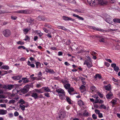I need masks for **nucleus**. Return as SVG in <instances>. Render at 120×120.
Returning a JSON list of instances; mask_svg holds the SVG:
<instances>
[{"mask_svg":"<svg viewBox=\"0 0 120 120\" xmlns=\"http://www.w3.org/2000/svg\"><path fill=\"white\" fill-rule=\"evenodd\" d=\"M90 89L92 91H93L95 90V87L94 86H92L90 87Z\"/></svg>","mask_w":120,"mask_h":120,"instance_id":"52","label":"nucleus"},{"mask_svg":"<svg viewBox=\"0 0 120 120\" xmlns=\"http://www.w3.org/2000/svg\"><path fill=\"white\" fill-rule=\"evenodd\" d=\"M56 91L58 93L62 94L65 93L64 90L61 88L56 89Z\"/></svg>","mask_w":120,"mask_h":120,"instance_id":"15","label":"nucleus"},{"mask_svg":"<svg viewBox=\"0 0 120 120\" xmlns=\"http://www.w3.org/2000/svg\"><path fill=\"white\" fill-rule=\"evenodd\" d=\"M92 97L96 99H97L99 98L98 95L97 94H95L94 95H93L92 96Z\"/></svg>","mask_w":120,"mask_h":120,"instance_id":"46","label":"nucleus"},{"mask_svg":"<svg viewBox=\"0 0 120 120\" xmlns=\"http://www.w3.org/2000/svg\"><path fill=\"white\" fill-rule=\"evenodd\" d=\"M105 64L107 67H109V66L110 65L109 63L106 62H105Z\"/></svg>","mask_w":120,"mask_h":120,"instance_id":"61","label":"nucleus"},{"mask_svg":"<svg viewBox=\"0 0 120 120\" xmlns=\"http://www.w3.org/2000/svg\"><path fill=\"white\" fill-rule=\"evenodd\" d=\"M11 31L8 29H6L3 32V34L5 37H8L10 36L11 34Z\"/></svg>","mask_w":120,"mask_h":120,"instance_id":"2","label":"nucleus"},{"mask_svg":"<svg viewBox=\"0 0 120 120\" xmlns=\"http://www.w3.org/2000/svg\"><path fill=\"white\" fill-rule=\"evenodd\" d=\"M17 18V17L16 16H11V19H12L14 20H16Z\"/></svg>","mask_w":120,"mask_h":120,"instance_id":"48","label":"nucleus"},{"mask_svg":"<svg viewBox=\"0 0 120 120\" xmlns=\"http://www.w3.org/2000/svg\"><path fill=\"white\" fill-rule=\"evenodd\" d=\"M99 41L101 42H104L105 41V40L104 38H102L101 39L99 40Z\"/></svg>","mask_w":120,"mask_h":120,"instance_id":"64","label":"nucleus"},{"mask_svg":"<svg viewBox=\"0 0 120 120\" xmlns=\"http://www.w3.org/2000/svg\"><path fill=\"white\" fill-rule=\"evenodd\" d=\"M34 19L30 17L28 18L27 19L26 22L29 23H34Z\"/></svg>","mask_w":120,"mask_h":120,"instance_id":"10","label":"nucleus"},{"mask_svg":"<svg viewBox=\"0 0 120 120\" xmlns=\"http://www.w3.org/2000/svg\"><path fill=\"white\" fill-rule=\"evenodd\" d=\"M1 69H4L5 70H8L9 69V67L8 65H3L1 67Z\"/></svg>","mask_w":120,"mask_h":120,"instance_id":"25","label":"nucleus"},{"mask_svg":"<svg viewBox=\"0 0 120 120\" xmlns=\"http://www.w3.org/2000/svg\"><path fill=\"white\" fill-rule=\"evenodd\" d=\"M30 39V38L29 37L28 35H26L25 37V38L24 39V40L26 41L27 40L29 41Z\"/></svg>","mask_w":120,"mask_h":120,"instance_id":"40","label":"nucleus"},{"mask_svg":"<svg viewBox=\"0 0 120 120\" xmlns=\"http://www.w3.org/2000/svg\"><path fill=\"white\" fill-rule=\"evenodd\" d=\"M19 103H21V104H24L25 102L24 101V100L22 99H20L19 101Z\"/></svg>","mask_w":120,"mask_h":120,"instance_id":"43","label":"nucleus"},{"mask_svg":"<svg viewBox=\"0 0 120 120\" xmlns=\"http://www.w3.org/2000/svg\"><path fill=\"white\" fill-rule=\"evenodd\" d=\"M15 101H15V100H11L9 101V103L10 104H13L15 103Z\"/></svg>","mask_w":120,"mask_h":120,"instance_id":"39","label":"nucleus"},{"mask_svg":"<svg viewBox=\"0 0 120 120\" xmlns=\"http://www.w3.org/2000/svg\"><path fill=\"white\" fill-rule=\"evenodd\" d=\"M19 113L17 111H15L14 113V115L15 116H17L19 115Z\"/></svg>","mask_w":120,"mask_h":120,"instance_id":"55","label":"nucleus"},{"mask_svg":"<svg viewBox=\"0 0 120 120\" xmlns=\"http://www.w3.org/2000/svg\"><path fill=\"white\" fill-rule=\"evenodd\" d=\"M95 113L97 114H98L100 113V110L97 109H95Z\"/></svg>","mask_w":120,"mask_h":120,"instance_id":"56","label":"nucleus"},{"mask_svg":"<svg viewBox=\"0 0 120 120\" xmlns=\"http://www.w3.org/2000/svg\"><path fill=\"white\" fill-rule=\"evenodd\" d=\"M78 104L79 106H82L84 105L83 102L81 100H79L78 101Z\"/></svg>","mask_w":120,"mask_h":120,"instance_id":"28","label":"nucleus"},{"mask_svg":"<svg viewBox=\"0 0 120 120\" xmlns=\"http://www.w3.org/2000/svg\"><path fill=\"white\" fill-rule=\"evenodd\" d=\"M14 85H13L10 84L8 85V89L10 90H11L13 87Z\"/></svg>","mask_w":120,"mask_h":120,"instance_id":"30","label":"nucleus"},{"mask_svg":"<svg viewBox=\"0 0 120 120\" xmlns=\"http://www.w3.org/2000/svg\"><path fill=\"white\" fill-rule=\"evenodd\" d=\"M111 19L110 18V17L108 15V18H106L105 19V21L108 23L110 24H112V22L111 21Z\"/></svg>","mask_w":120,"mask_h":120,"instance_id":"12","label":"nucleus"},{"mask_svg":"<svg viewBox=\"0 0 120 120\" xmlns=\"http://www.w3.org/2000/svg\"><path fill=\"white\" fill-rule=\"evenodd\" d=\"M88 112H87L86 110H85L84 112L83 115V116H88Z\"/></svg>","mask_w":120,"mask_h":120,"instance_id":"32","label":"nucleus"},{"mask_svg":"<svg viewBox=\"0 0 120 120\" xmlns=\"http://www.w3.org/2000/svg\"><path fill=\"white\" fill-rule=\"evenodd\" d=\"M68 92L70 95H73L75 94H77V93H73L74 91V90L72 87H71L69 88L68 90Z\"/></svg>","mask_w":120,"mask_h":120,"instance_id":"5","label":"nucleus"},{"mask_svg":"<svg viewBox=\"0 0 120 120\" xmlns=\"http://www.w3.org/2000/svg\"><path fill=\"white\" fill-rule=\"evenodd\" d=\"M46 18L44 16H39L37 18V19L40 21L41 20L44 21L45 20Z\"/></svg>","mask_w":120,"mask_h":120,"instance_id":"13","label":"nucleus"},{"mask_svg":"<svg viewBox=\"0 0 120 120\" xmlns=\"http://www.w3.org/2000/svg\"><path fill=\"white\" fill-rule=\"evenodd\" d=\"M113 22L115 23H120V19L118 18H114L113 20Z\"/></svg>","mask_w":120,"mask_h":120,"instance_id":"22","label":"nucleus"},{"mask_svg":"<svg viewBox=\"0 0 120 120\" xmlns=\"http://www.w3.org/2000/svg\"><path fill=\"white\" fill-rule=\"evenodd\" d=\"M36 67L37 68H38L39 66H40L41 65V64L39 62H37L35 63Z\"/></svg>","mask_w":120,"mask_h":120,"instance_id":"33","label":"nucleus"},{"mask_svg":"<svg viewBox=\"0 0 120 120\" xmlns=\"http://www.w3.org/2000/svg\"><path fill=\"white\" fill-rule=\"evenodd\" d=\"M73 16L77 18H78L79 20H83L84 19L82 17H80L79 15H76L74 14H73Z\"/></svg>","mask_w":120,"mask_h":120,"instance_id":"19","label":"nucleus"},{"mask_svg":"<svg viewBox=\"0 0 120 120\" xmlns=\"http://www.w3.org/2000/svg\"><path fill=\"white\" fill-rule=\"evenodd\" d=\"M104 88H105L106 90L110 91L111 90L110 85H108L106 86H104Z\"/></svg>","mask_w":120,"mask_h":120,"instance_id":"17","label":"nucleus"},{"mask_svg":"<svg viewBox=\"0 0 120 120\" xmlns=\"http://www.w3.org/2000/svg\"><path fill=\"white\" fill-rule=\"evenodd\" d=\"M37 31V33L39 35V36L40 38L41 37L42 35H43V34L41 33L40 31L38 32Z\"/></svg>","mask_w":120,"mask_h":120,"instance_id":"41","label":"nucleus"},{"mask_svg":"<svg viewBox=\"0 0 120 120\" xmlns=\"http://www.w3.org/2000/svg\"><path fill=\"white\" fill-rule=\"evenodd\" d=\"M45 71L46 72H48L52 74L53 73H54V72L53 70L47 69L46 70H45Z\"/></svg>","mask_w":120,"mask_h":120,"instance_id":"29","label":"nucleus"},{"mask_svg":"<svg viewBox=\"0 0 120 120\" xmlns=\"http://www.w3.org/2000/svg\"><path fill=\"white\" fill-rule=\"evenodd\" d=\"M11 12H10L8 11V12H6V11H4V12H3L1 10H0V14H4L7 13H11Z\"/></svg>","mask_w":120,"mask_h":120,"instance_id":"42","label":"nucleus"},{"mask_svg":"<svg viewBox=\"0 0 120 120\" xmlns=\"http://www.w3.org/2000/svg\"><path fill=\"white\" fill-rule=\"evenodd\" d=\"M85 86L84 85H82L79 88V89L81 90L83 89H84L85 88Z\"/></svg>","mask_w":120,"mask_h":120,"instance_id":"47","label":"nucleus"},{"mask_svg":"<svg viewBox=\"0 0 120 120\" xmlns=\"http://www.w3.org/2000/svg\"><path fill=\"white\" fill-rule=\"evenodd\" d=\"M98 116L100 118H101L103 117V116L102 115V114L101 113H100L98 114Z\"/></svg>","mask_w":120,"mask_h":120,"instance_id":"63","label":"nucleus"},{"mask_svg":"<svg viewBox=\"0 0 120 120\" xmlns=\"http://www.w3.org/2000/svg\"><path fill=\"white\" fill-rule=\"evenodd\" d=\"M92 117L93 119L95 120L97 118V116L95 114H93L92 115Z\"/></svg>","mask_w":120,"mask_h":120,"instance_id":"51","label":"nucleus"},{"mask_svg":"<svg viewBox=\"0 0 120 120\" xmlns=\"http://www.w3.org/2000/svg\"><path fill=\"white\" fill-rule=\"evenodd\" d=\"M22 80H23V82L24 83H27L30 81L29 80L26 78H22Z\"/></svg>","mask_w":120,"mask_h":120,"instance_id":"24","label":"nucleus"},{"mask_svg":"<svg viewBox=\"0 0 120 120\" xmlns=\"http://www.w3.org/2000/svg\"><path fill=\"white\" fill-rule=\"evenodd\" d=\"M66 100L69 103V104H71V100L68 97H66Z\"/></svg>","mask_w":120,"mask_h":120,"instance_id":"37","label":"nucleus"},{"mask_svg":"<svg viewBox=\"0 0 120 120\" xmlns=\"http://www.w3.org/2000/svg\"><path fill=\"white\" fill-rule=\"evenodd\" d=\"M26 58L25 57H21L19 59V60L21 61H23L25 60Z\"/></svg>","mask_w":120,"mask_h":120,"instance_id":"57","label":"nucleus"},{"mask_svg":"<svg viewBox=\"0 0 120 120\" xmlns=\"http://www.w3.org/2000/svg\"><path fill=\"white\" fill-rule=\"evenodd\" d=\"M7 111L6 110L1 109L0 110V115H5L7 113Z\"/></svg>","mask_w":120,"mask_h":120,"instance_id":"20","label":"nucleus"},{"mask_svg":"<svg viewBox=\"0 0 120 120\" xmlns=\"http://www.w3.org/2000/svg\"><path fill=\"white\" fill-rule=\"evenodd\" d=\"M62 19L65 21L71 20L72 21H75V20L74 19H73L70 17H67L65 16H63L62 17Z\"/></svg>","mask_w":120,"mask_h":120,"instance_id":"6","label":"nucleus"},{"mask_svg":"<svg viewBox=\"0 0 120 120\" xmlns=\"http://www.w3.org/2000/svg\"><path fill=\"white\" fill-rule=\"evenodd\" d=\"M66 116L65 113L64 112H61L60 114L58 117H57V118L58 120H62Z\"/></svg>","mask_w":120,"mask_h":120,"instance_id":"3","label":"nucleus"},{"mask_svg":"<svg viewBox=\"0 0 120 120\" xmlns=\"http://www.w3.org/2000/svg\"><path fill=\"white\" fill-rule=\"evenodd\" d=\"M35 90L36 92H38V93H42V92L41 91V90H40L35 89Z\"/></svg>","mask_w":120,"mask_h":120,"instance_id":"59","label":"nucleus"},{"mask_svg":"<svg viewBox=\"0 0 120 120\" xmlns=\"http://www.w3.org/2000/svg\"><path fill=\"white\" fill-rule=\"evenodd\" d=\"M70 84L69 83L67 84L64 85V87L66 89H68L70 88Z\"/></svg>","mask_w":120,"mask_h":120,"instance_id":"23","label":"nucleus"},{"mask_svg":"<svg viewBox=\"0 0 120 120\" xmlns=\"http://www.w3.org/2000/svg\"><path fill=\"white\" fill-rule=\"evenodd\" d=\"M28 92V91L27 90V89H26L24 87L23 88L21 89L20 90H18L17 91V93L18 92H20L24 94L27 93Z\"/></svg>","mask_w":120,"mask_h":120,"instance_id":"4","label":"nucleus"},{"mask_svg":"<svg viewBox=\"0 0 120 120\" xmlns=\"http://www.w3.org/2000/svg\"><path fill=\"white\" fill-rule=\"evenodd\" d=\"M84 65L86 64L88 68H90L92 66V63H90L87 60H85L84 63Z\"/></svg>","mask_w":120,"mask_h":120,"instance_id":"7","label":"nucleus"},{"mask_svg":"<svg viewBox=\"0 0 120 120\" xmlns=\"http://www.w3.org/2000/svg\"><path fill=\"white\" fill-rule=\"evenodd\" d=\"M98 1V3L101 5H105L107 4V2L105 0H87L88 4L91 6H93L95 5L97 3V1Z\"/></svg>","mask_w":120,"mask_h":120,"instance_id":"1","label":"nucleus"},{"mask_svg":"<svg viewBox=\"0 0 120 120\" xmlns=\"http://www.w3.org/2000/svg\"><path fill=\"white\" fill-rule=\"evenodd\" d=\"M114 69L115 71L117 72L118 71L119 68L118 67L116 66L115 68H114Z\"/></svg>","mask_w":120,"mask_h":120,"instance_id":"49","label":"nucleus"},{"mask_svg":"<svg viewBox=\"0 0 120 120\" xmlns=\"http://www.w3.org/2000/svg\"><path fill=\"white\" fill-rule=\"evenodd\" d=\"M116 64H111V66L112 67L115 68L116 66Z\"/></svg>","mask_w":120,"mask_h":120,"instance_id":"62","label":"nucleus"},{"mask_svg":"<svg viewBox=\"0 0 120 120\" xmlns=\"http://www.w3.org/2000/svg\"><path fill=\"white\" fill-rule=\"evenodd\" d=\"M0 106L2 107H4L5 108H6V105L5 104H0Z\"/></svg>","mask_w":120,"mask_h":120,"instance_id":"60","label":"nucleus"},{"mask_svg":"<svg viewBox=\"0 0 120 120\" xmlns=\"http://www.w3.org/2000/svg\"><path fill=\"white\" fill-rule=\"evenodd\" d=\"M65 93L62 94H59V96L61 100H64L65 97Z\"/></svg>","mask_w":120,"mask_h":120,"instance_id":"18","label":"nucleus"},{"mask_svg":"<svg viewBox=\"0 0 120 120\" xmlns=\"http://www.w3.org/2000/svg\"><path fill=\"white\" fill-rule=\"evenodd\" d=\"M21 48H22L23 49H26V48L24 46L22 45L19 46L18 47V49H19Z\"/></svg>","mask_w":120,"mask_h":120,"instance_id":"44","label":"nucleus"},{"mask_svg":"<svg viewBox=\"0 0 120 120\" xmlns=\"http://www.w3.org/2000/svg\"><path fill=\"white\" fill-rule=\"evenodd\" d=\"M94 77V79H97V78H98L99 79H100L101 78V75L99 74H96Z\"/></svg>","mask_w":120,"mask_h":120,"instance_id":"26","label":"nucleus"},{"mask_svg":"<svg viewBox=\"0 0 120 120\" xmlns=\"http://www.w3.org/2000/svg\"><path fill=\"white\" fill-rule=\"evenodd\" d=\"M17 43L21 45H23L24 44V43L20 41H19L17 42Z\"/></svg>","mask_w":120,"mask_h":120,"instance_id":"58","label":"nucleus"},{"mask_svg":"<svg viewBox=\"0 0 120 120\" xmlns=\"http://www.w3.org/2000/svg\"><path fill=\"white\" fill-rule=\"evenodd\" d=\"M20 107L22 110L24 111L25 110V106L23 104H20Z\"/></svg>","mask_w":120,"mask_h":120,"instance_id":"31","label":"nucleus"},{"mask_svg":"<svg viewBox=\"0 0 120 120\" xmlns=\"http://www.w3.org/2000/svg\"><path fill=\"white\" fill-rule=\"evenodd\" d=\"M27 10H21L18 11L14 12L13 13H24L27 14Z\"/></svg>","mask_w":120,"mask_h":120,"instance_id":"8","label":"nucleus"},{"mask_svg":"<svg viewBox=\"0 0 120 120\" xmlns=\"http://www.w3.org/2000/svg\"><path fill=\"white\" fill-rule=\"evenodd\" d=\"M33 86V84L32 83H30L29 84H27L26 85L24 86V87L27 89V90L28 91H29V90L30 89L31 87H32Z\"/></svg>","mask_w":120,"mask_h":120,"instance_id":"9","label":"nucleus"},{"mask_svg":"<svg viewBox=\"0 0 120 120\" xmlns=\"http://www.w3.org/2000/svg\"><path fill=\"white\" fill-rule=\"evenodd\" d=\"M49 94L48 93H45L44 94L47 97H50Z\"/></svg>","mask_w":120,"mask_h":120,"instance_id":"54","label":"nucleus"},{"mask_svg":"<svg viewBox=\"0 0 120 120\" xmlns=\"http://www.w3.org/2000/svg\"><path fill=\"white\" fill-rule=\"evenodd\" d=\"M59 27H60L59 28L60 29H61L65 31H66L67 30V29L64 26H59Z\"/></svg>","mask_w":120,"mask_h":120,"instance_id":"36","label":"nucleus"},{"mask_svg":"<svg viewBox=\"0 0 120 120\" xmlns=\"http://www.w3.org/2000/svg\"><path fill=\"white\" fill-rule=\"evenodd\" d=\"M44 90L46 91L47 92H50V90L48 87L46 88V87H45Z\"/></svg>","mask_w":120,"mask_h":120,"instance_id":"50","label":"nucleus"},{"mask_svg":"<svg viewBox=\"0 0 120 120\" xmlns=\"http://www.w3.org/2000/svg\"><path fill=\"white\" fill-rule=\"evenodd\" d=\"M116 100H112L111 101V102L113 105H115L116 104Z\"/></svg>","mask_w":120,"mask_h":120,"instance_id":"45","label":"nucleus"},{"mask_svg":"<svg viewBox=\"0 0 120 120\" xmlns=\"http://www.w3.org/2000/svg\"><path fill=\"white\" fill-rule=\"evenodd\" d=\"M97 94L101 98H103V94H101L99 92H97Z\"/></svg>","mask_w":120,"mask_h":120,"instance_id":"38","label":"nucleus"},{"mask_svg":"<svg viewBox=\"0 0 120 120\" xmlns=\"http://www.w3.org/2000/svg\"><path fill=\"white\" fill-rule=\"evenodd\" d=\"M100 107L101 108L104 109H105L106 108V106L104 105H101L100 106Z\"/></svg>","mask_w":120,"mask_h":120,"instance_id":"53","label":"nucleus"},{"mask_svg":"<svg viewBox=\"0 0 120 120\" xmlns=\"http://www.w3.org/2000/svg\"><path fill=\"white\" fill-rule=\"evenodd\" d=\"M31 96L34 97L35 99H36L38 98V96L37 93H32Z\"/></svg>","mask_w":120,"mask_h":120,"instance_id":"16","label":"nucleus"},{"mask_svg":"<svg viewBox=\"0 0 120 120\" xmlns=\"http://www.w3.org/2000/svg\"><path fill=\"white\" fill-rule=\"evenodd\" d=\"M61 82L64 84L67 83H68V81L64 79L62 80Z\"/></svg>","mask_w":120,"mask_h":120,"instance_id":"34","label":"nucleus"},{"mask_svg":"<svg viewBox=\"0 0 120 120\" xmlns=\"http://www.w3.org/2000/svg\"><path fill=\"white\" fill-rule=\"evenodd\" d=\"M45 27H47L51 29L52 28V26L49 24L47 23H46L44 25Z\"/></svg>","mask_w":120,"mask_h":120,"instance_id":"35","label":"nucleus"},{"mask_svg":"<svg viewBox=\"0 0 120 120\" xmlns=\"http://www.w3.org/2000/svg\"><path fill=\"white\" fill-rule=\"evenodd\" d=\"M92 27L93 28V29L96 30L100 31H102L104 32V31H105V30H103L101 29H100L96 28L94 26H92Z\"/></svg>","mask_w":120,"mask_h":120,"instance_id":"21","label":"nucleus"},{"mask_svg":"<svg viewBox=\"0 0 120 120\" xmlns=\"http://www.w3.org/2000/svg\"><path fill=\"white\" fill-rule=\"evenodd\" d=\"M21 75H19L17 76H14L12 77V78L15 80H17L20 79L22 77Z\"/></svg>","mask_w":120,"mask_h":120,"instance_id":"11","label":"nucleus"},{"mask_svg":"<svg viewBox=\"0 0 120 120\" xmlns=\"http://www.w3.org/2000/svg\"><path fill=\"white\" fill-rule=\"evenodd\" d=\"M113 95L112 93L110 91L109 93L107 94L106 95V98L107 99H110L111 98V97Z\"/></svg>","mask_w":120,"mask_h":120,"instance_id":"14","label":"nucleus"},{"mask_svg":"<svg viewBox=\"0 0 120 120\" xmlns=\"http://www.w3.org/2000/svg\"><path fill=\"white\" fill-rule=\"evenodd\" d=\"M31 29L30 28H26L24 29H23V32L25 33L24 34H26Z\"/></svg>","mask_w":120,"mask_h":120,"instance_id":"27","label":"nucleus"}]
</instances>
